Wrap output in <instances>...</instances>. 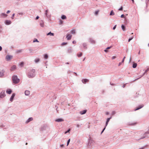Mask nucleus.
Returning a JSON list of instances; mask_svg holds the SVG:
<instances>
[{
  "label": "nucleus",
  "mask_w": 149,
  "mask_h": 149,
  "mask_svg": "<svg viewBox=\"0 0 149 149\" xmlns=\"http://www.w3.org/2000/svg\"><path fill=\"white\" fill-rule=\"evenodd\" d=\"M24 64V63L23 62H21L20 64H19V65L21 66V67H22L23 65Z\"/></svg>",
  "instance_id": "obj_30"
},
{
  "label": "nucleus",
  "mask_w": 149,
  "mask_h": 149,
  "mask_svg": "<svg viewBox=\"0 0 149 149\" xmlns=\"http://www.w3.org/2000/svg\"><path fill=\"white\" fill-rule=\"evenodd\" d=\"M137 64L136 63H134L133 65V68H135L136 67Z\"/></svg>",
  "instance_id": "obj_26"
},
{
  "label": "nucleus",
  "mask_w": 149,
  "mask_h": 149,
  "mask_svg": "<svg viewBox=\"0 0 149 149\" xmlns=\"http://www.w3.org/2000/svg\"><path fill=\"white\" fill-rule=\"evenodd\" d=\"M98 12H99V11H96L95 13V14L96 15H97L98 14Z\"/></svg>",
  "instance_id": "obj_36"
},
{
  "label": "nucleus",
  "mask_w": 149,
  "mask_h": 149,
  "mask_svg": "<svg viewBox=\"0 0 149 149\" xmlns=\"http://www.w3.org/2000/svg\"><path fill=\"white\" fill-rule=\"evenodd\" d=\"M124 17V15L123 14H122L121 16V18L123 17Z\"/></svg>",
  "instance_id": "obj_48"
},
{
  "label": "nucleus",
  "mask_w": 149,
  "mask_h": 149,
  "mask_svg": "<svg viewBox=\"0 0 149 149\" xmlns=\"http://www.w3.org/2000/svg\"><path fill=\"white\" fill-rule=\"evenodd\" d=\"M15 93H14L12 94V95L10 99V100L11 102H12L13 101V98H14V97H15Z\"/></svg>",
  "instance_id": "obj_8"
},
{
  "label": "nucleus",
  "mask_w": 149,
  "mask_h": 149,
  "mask_svg": "<svg viewBox=\"0 0 149 149\" xmlns=\"http://www.w3.org/2000/svg\"><path fill=\"white\" fill-rule=\"evenodd\" d=\"M109 114V113H108V112H106V115H108V114Z\"/></svg>",
  "instance_id": "obj_55"
},
{
  "label": "nucleus",
  "mask_w": 149,
  "mask_h": 149,
  "mask_svg": "<svg viewBox=\"0 0 149 149\" xmlns=\"http://www.w3.org/2000/svg\"><path fill=\"white\" fill-rule=\"evenodd\" d=\"M12 57V56L10 55H7L6 57V59L7 61H9Z\"/></svg>",
  "instance_id": "obj_6"
},
{
  "label": "nucleus",
  "mask_w": 149,
  "mask_h": 149,
  "mask_svg": "<svg viewBox=\"0 0 149 149\" xmlns=\"http://www.w3.org/2000/svg\"><path fill=\"white\" fill-rule=\"evenodd\" d=\"M85 58H84V59H83V61H84V60H85Z\"/></svg>",
  "instance_id": "obj_62"
},
{
  "label": "nucleus",
  "mask_w": 149,
  "mask_h": 149,
  "mask_svg": "<svg viewBox=\"0 0 149 149\" xmlns=\"http://www.w3.org/2000/svg\"><path fill=\"white\" fill-rule=\"evenodd\" d=\"M12 80L13 83L17 84L19 83V79L16 75H13L12 77Z\"/></svg>",
  "instance_id": "obj_2"
},
{
  "label": "nucleus",
  "mask_w": 149,
  "mask_h": 149,
  "mask_svg": "<svg viewBox=\"0 0 149 149\" xmlns=\"http://www.w3.org/2000/svg\"><path fill=\"white\" fill-rule=\"evenodd\" d=\"M14 15H15V14H14H14H13L12 16V17H11V18H12V19H13V18H14Z\"/></svg>",
  "instance_id": "obj_41"
},
{
  "label": "nucleus",
  "mask_w": 149,
  "mask_h": 149,
  "mask_svg": "<svg viewBox=\"0 0 149 149\" xmlns=\"http://www.w3.org/2000/svg\"><path fill=\"white\" fill-rule=\"evenodd\" d=\"M61 147H62V146H63V145H61Z\"/></svg>",
  "instance_id": "obj_60"
},
{
  "label": "nucleus",
  "mask_w": 149,
  "mask_h": 149,
  "mask_svg": "<svg viewBox=\"0 0 149 149\" xmlns=\"http://www.w3.org/2000/svg\"><path fill=\"white\" fill-rule=\"evenodd\" d=\"M72 37V35L71 34L68 33L67 35L66 38L68 40H69L71 39Z\"/></svg>",
  "instance_id": "obj_5"
},
{
  "label": "nucleus",
  "mask_w": 149,
  "mask_h": 149,
  "mask_svg": "<svg viewBox=\"0 0 149 149\" xmlns=\"http://www.w3.org/2000/svg\"><path fill=\"white\" fill-rule=\"evenodd\" d=\"M26 145H27V143H26Z\"/></svg>",
  "instance_id": "obj_63"
},
{
  "label": "nucleus",
  "mask_w": 149,
  "mask_h": 149,
  "mask_svg": "<svg viewBox=\"0 0 149 149\" xmlns=\"http://www.w3.org/2000/svg\"><path fill=\"white\" fill-rule=\"evenodd\" d=\"M147 72V70H146L145 71V72Z\"/></svg>",
  "instance_id": "obj_61"
},
{
  "label": "nucleus",
  "mask_w": 149,
  "mask_h": 149,
  "mask_svg": "<svg viewBox=\"0 0 149 149\" xmlns=\"http://www.w3.org/2000/svg\"><path fill=\"white\" fill-rule=\"evenodd\" d=\"M38 42L39 41H38V40L37 39H36L35 40H34L33 41V42Z\"/></svg>",
  "instance_id": "obj_33"
},
{
  "label": "nucleus",
  "mask_w": 149,
  "mask_h": 149,
  "mask_svg": "<svg viewBox=\"0 0 149 149\" xmlns=\"http://www.w3.org/2000/svg\"><path fill=\"white\" fill-rule=\"evenodd\" d=\"M67 44V43L66 42V43H65L66 45Z\"/></svg>",
  "instance_id": "obj_64"
},
{
  "label": "nucleus",
  "mask_w": 149,
  "mask_h": 149,
  "mask_svg": "<svg viewBox=\"0 0 149 149\" xmlns=\"http://www.w3.org/2000/svg\"><path fill=\"white\" fill-rule=\"evenodd\" d=\"M22 51L21 50H19L17 52H20Z\"/></svg>",
  "instance_id": "obj_51"
},
{
  "label": "nucleus",
  "mask_w": 149,
  "mask_h": 149,
  "mask_svg": "<svg viewBox=\"0 0 149 149\" xmlns=\"http://www.w3.org/2000/svg\"><path fill=\"white\" fill-rule=\"evenodd\" d=\"M12 92V91L11 89H8L6 91V92L7 94H10Z\"/></svg>",
  "instance_id": "obj_11"
},
{
  "label": "nucleus",
  "mask_w": 149,
  "mask_h": 149,
  "mask_svg": "<svg viewBox=\"0 0 149 149\" xmlns=\"http://www.w3.org/2000/svg\"><path fill=\"white\" fill-rule=\"evenodd\" d=\"M70 139H69V140H68V141L67 142V146L69 144V143L70 141Z\"/></svg>",
  "instance_id": "obj_34"
},
{
  "label": "nucleus",
  "mask_w": 149,
  "mask_h": 149,
  "mask_svg": "<svg viewBox=\"0 0 149 149\" xmlns=\"http://www.w3.org/2000/svg\"><path fill=\"white\" fill-rule=\"evenodd\" d=\"M76 41H74H74H73V42H72V43H73V44H76Z\"/></svg>",
  "instance_id": "obj_45"
},
{
  "label": "nucleus",
  "mask_w": 149,
  "mask_h": 149,
  "mask_svg": "<svg viewBox=\"0 0 149 149\" xmlns=\"http://www.w3.org/2000/svg\"><path fill=\"white\" fill-rule=\"evenodd\" d=\"M123 7L122 6L118 9L119 10H123Z\"/></svg>",
  "instance_id": "obj_35"
},
{
  "label": "nucleus",
  "mask_w": 149,
  "mask_h": 149,
  "mask_svg": "<svg viewBox=\"0 0 149 149\" xmlns=\"http://www.w3.org/2000/svg\"><path fill=\"white\" fill-rule=\"evenodd\" d=\"M61 45L62 46L64 45H65V42H63L61 44Z\"/></svg>",
  "instance_id": "obj_39"
},
{
  "label": "nucleus",
  "mask_w": 149,
  "mask_h": 149,
  "mask_svg": "<svg viewBox=\"0 0 149 149\" xmlns=\"http://www.w3.org/2000/svg\"><path fill=\"white\" fill-rule=\"evenodd\" d=\"M125 56L124 58H123V59L122 60V61L121 62L122 63H123L124 62V60H125Z\"/></svg>",
  "instance_id": "obj_37"
},
{
  "label": "nucleus",
  "mask_w": 149,
  "mask_h": 149,
  "mask_svg": "<svg viewBox=\"0 0 149 149\" xmlns=\"http://www.w3.org/2000/svg\"><path fill=\"white\" fill-rule=\"evenodd\" d=\"M125 84H124L123 86V87L124 88L125 87Z\"/></svg>",
  "instance_id": "obj_56"
},
{
  "label": "nucleus",
  "mask_w": 149,
  "mask_h": 149,
  "mask_svg": "<svg viewBox=\"0 0 149 149\" xmlns=\"http://www.w3.org/2000/svg\"><path fill=\"white\" fill-rule=\"evenodd\" d=\"M89 40H90V42L91 43L93 44H94L95 43V40H93V39H92L91 38H90L89 39Z\"/></svg>",
  "instance_id": "obj_15"
},
{
  "label": "nucleus",
  "mask_w": 149,
  "mask_h": 149,
  "mask_svg": "<svg viewBox=\"0 0 149 149\" xmlns=\"http://www.w3.org/2000/svg\"><path fill=\"white\" fill-rule=\"evenodd\" d=\"M16 68V66L15 65H13L11 67L10 70L11 71H13L15 70Z\"/></svg>",
  "instance_id": "obj_13"
},
{
  "label": "nucleus",
  "mask_w": 149,
  "mask_h": 149,
  "mask_svg": "<svg viewBox=\"0 0 149 149\" xmlns=\"http://www.w3.org/2000/svg\"><path fill=\"white\" fill-rule=\"evenodd\" d=\"M35 75V70L34 69H32L29 70L27 73L28 77L30 78L33 77Z\"/></svg>",
  "instance_id": "obj_1"
},
{
  "label": "nucleus",
  "mask_w": 149,
  "mask_h": 149,
  "mask_svg": "<svg viewBox=\"0 0 149 149\" xmlns=\"http://www.w3.org/2000/svg\"><path fill=\"white\" fill-rule=\"evenodd\" d=\"M139 149H143V148H140Z\"/></svg>",
  "instance_id": "obj_59"
},
{
  "label": "nucleus",
  "mask_w": 149,
  "mask_h": 149,
  "mask_svg": "<svg viewBox=\"0 0 149 149\" xmlns=\"http://www.w3.org/2000/svg\"><path fill=\"white\" fill-rule=\"evenodd\" d=\"M143 106V105H141L139 106L136 109H135V111H136L138 109H139L142 108Z\"/></svg>",
  "instance_id": "obj_19"
},
{
  "label": "nucleus",
  "mask_w": 149,
  "mask_h": 149,
  "mask_svg": "<svg viewBox=\"0 0 149 149\" xmlns=\"http://www.w3.org/2000/svg\"><path fill=\"white\" fill-rule=\"evenodd\" d=\"M39 18V17L38 16H37L36 17V19H38Z\"/></svg>",
  "instance_id": "obj_53"
},
{
  "label": "nucleus",
  "mask_w": 149,
  "mask_h": 149,
  "mask_svg": "<svg viewBox=\"0 0 149 149\" xmlns=\"http://www.w3.org/2000/svg\"><path fill=\"white\" fill-rule=\"evenodd\" d=\"M111 47L110 46V47H107V49H110L111 48Z\"/></svg>",
  "instance_id": "obj_44"
},
{
  "label": "nucleus",
  "mask_w": 149,
  "mask_h": 149,
  "mask_svg": "<svg viewBox=\"0 0 149 149\" xmlns=\"http://www.w3.org/2000/svg\"><path fill=\"white\" fill-rule=\"evenodd\" d=\"M116 56H113L112 58H111L112 59H113L115 58H116Z\"/></svg>",
  "instance_id": "obj_40"
},
{
  "label": "nucleus",
  "mask_w": 149,
  "mask_h": 149,
  "mask_svg": "<svg viewBox=\"0 0 149 149\" xmlns=\"http://www.w3.org/2000/svg\"><path fill=\"white\" fill-rule=\"evenodd\" d=\"M70 129H69V130L67 131H66V133L68 132H69V131H70Z\"/></svg>",
  "instance_id": "obj_43"
},
{
  "label": "nucleus",
  "mask_w": 149,
  "mask_h": 149,
  "mask_svg": "<svg viewBox=\"0 0 149 149\" xmlns=\"http://www.w3.org/2000/svg\"><path fill=\"white\" fill-rule=\"evenodd\" d=\"M121 28L123 31H124L125 30V27L123 25H122Z\"/></svg>",
  "instance_id": "obj_27"
},
{
  "label": "nucleus",
  "mask_w": 149,
  "mask_h": 149,
  "mask_svg": "<svg viewBox=\"0 0 149 149\" xmlns=\"http://www.w3.org/2000/svg\"><path fill=\"white\" fill-rule=\"evenodd\" d=\"M122 63L121 62H120L119 63V64H118V66H120L121 64H122Z\"/></svg>",
  "instance_id": "obj_47"
},
{
  "label": "nucleus",
  "mask_w": 149,
  "mask_h": 149,
  "mask_svg": "<svg viewBox=\"0 0 149 149\" xmlns=\"http://www.w3.org/2000/svg\"><path fill=\"white\" fill-rule=\"evenodd\" d=\"M87 111L86 110H84L82 111H81L79 112L81 114H85Z\"/></svg>",
  "instance_id": "obj_14"
},
{
  "label": "nucleus",
  "mask_w": 149,
  "mask_h": 149,
  "mask_svg": "<svg viewBox=\"0 0 149 149\" xmlns=\"http://www.w3.org/2000/svg\"><path fill=\"white\" fill-rule=\"evenodd\" d=\"M82 55V54L81 52H80L79 53L77 54V55L78 57H81Z\"/></svg>",
  "instance_id": "obj_22"
},
{
  "label": "nucleus",
  "mask_w": 149,
  "mask_h": 149,
  "mask_svg": "<svg viewBox=\"0 0 149 149\" xmlns=\"http://www.w3.org/2000/svg\"><path fill=\"white\" fill-rule=\"evenodd\" d=\"M60 22L61 23H62V22L61 21H60Z\"/></svg>",
  "instance_id": "obj_57"
},
{
  "label": "nucleus",
  "mask_w": 149,
  "mask_h": 149,
  "mask_svg": "<svg viewBox=\"0 0 149 149\" xmlns=\"http://www.w3.org/2000/svg\"><path fill=\"white\" fill-rule=\"evenodd\" d=\"M0 15L1 17H3V18L6 17H7L8 16L5 13H1V15Z\"/></svg>",
  "instance_id": "obj_7"
},
{
  "label": "nucleus",
  "mask_w": 149,
  "mask_h": 149,
  "mask_svg": "<svg viewBox=\"0 0 149 149\" xmlns=\"http://www.w3.org/2000/svg\"><path fill=\"white\" fill-rule=\"evenodd\" d=\"M107 51H108L107 50V49L104 50V52H107Z\"/></svg>",
  "instance_id": "obj_54"
},
{
  "label": "nucleus",
  "mask_w": 149,
  "mask_h": 149,
  "mask_svg": "<svg viewBox=\"0 0 149 149\" xmlns=\"http://www.w3.org/2000/svg\"><path fill=\"white\" fill-rule=\"evenodd\" d=\"M11 21L9 20H6L5 22V24L6 25H9L11 23Z\"/></svg>",
  "instance_id": "obj_12"
},
{
  "label": "nucleus",
  "mask_w": 149,
  "mask_h": 149,
  "mask_svg": "<svg viewBox=\"0 0 149 149\" xmlns=\"http://www.w3.org/2000/svg\"><path fill=\"white\" fill-rule=\"evenodd\" d=\"M64 121V120L61 118H59L55 120V121L57 122H60Z\"/></svg>",
  "instance_id": "obj_17"
},
{
  "label": "nucleus",
  "mask_w": 149,
  "mask_h": 149,
  "mask_svg": "<svg viewBox=\"0 0 149 149\" xmlns=\"http://www.w3.org/2000/svg\"><path fill=\"white\" fill-rule=\"evenodd\" d=\"M61 18L63 19H65V16L64 15H62L61 17Z\"/></svg>",
  "instance_id": "obj_31"
},
{
  "label": "nucleus",
  "mask_w": 149,
  "mask_h": 149,
  "mask_svg": "<svg viewBox=\"0 0 149 149\" xmlns=\"http://www.w3.org/2000/svg\"><path fill=\"white\" fill-rule=\"evenodd\" d=\"M5 72L4 70H0V77H2L4 76Z\"/></svg>",
  "instance_id": "obj_3"
},
{
  "label": "nucleus",
  "mask_w": 149,
  "mask_h": 149,
  "mask_svg": "<svg viewBox=\"0 0 149 149\" xmlns=\"http://www.w3.org/2000/svg\"><path fill=\"white\" fill-rule=\"evenodd\" d=\"M114 15V13L113 12V10H112L110 13V15Z\"/></svg>",
  "instance_id": "obj_23"
},
{
  "label": "nucleus",
  "mask_w": 149,
  "mask_h": 149,
  "mask_svg": "<svg viewBox=\"0 0 149 149\" xmlns=\"http://www.w3.org/2000/svg\"><path fill=\"white\" fill-rule=\"evenodd\" d=\"M105 128H106V127H105L104 129H103V130L102 131V132H101V134L103 132V131H104V130L105 129Z\"/></svg>",
  "instance_id": "obj_49"
},
{
  "label": "nucleus",
  "mask_w": 149,
  "mask_h": 149,
  "mask_svg": "<svg viewBox=\"0 0 149 149\" xmlns=\"http://www.w3.org/2000/svg\"><path fill=\"white\" fill-rule=\"evenodd\" d=\"M133 37H131L129 39L128 42H129L131 40L133 39Z\"/></svg>",
  "instance_id": "obj_38"
},
{
  "label": "nucleus",
  "mask_w": 149,
  "mask_h": 149,
  "mask_svg": "<svg viewBox=\"0 0 149 149\" xmlns=\"http://www.w3.org/2000/svg\"><path fill=\"white\" fill-rule=\"evenodd\" d=\"M44 57L45 59H47L48 57V56L47 54H45L44 55Z\"/></svg>",
  "instance_id": "obj_29"
},
{
  "label": "nucleus",
  "mask_w": 149,
  "mask_h": 149,
  "mask_svg": "<svg viewBox=\"0 0 149 149\" xmlns=\"http://www.w3.org/2000/svg\"><path fill=\"white\" fill-rule=\"evenodd\" d=\"M116 25L113 27V30H114L116 28Z\"/></svg>",
  "instance_id": "obj_42"
},
{
  "label": "nucleus",
  "mask_w": 149,
  "mask_h": 149,
  "mask_svg": "<svg viewBox=\"0 0 149 149\" xmlns=\"http://www.w3.org/2000/svg\"><path fill=\"white\" fill-rule=\"evenodd\" d=\"M47 10H46L45 14L46 15H47Z\"/></svg>",
  "instance_id": "obj_46"
},
{
  "label": "nucleus",
  "mask_w": 149,
  "mask_h": 149,
  "mask_svg": "<svg viewBox=\"0 0 149 149\" xmlns=\"http://www.w3.org/2000/svg\"><path fill=\"white\" fill-rule=\"evenodd\" d=\"M25 95H28L30 94V92L28 90H26L25 92Z\"/></svg>",
  "instance_id": "obj_18"
},
{
  "label": "nucleus",
  "mask_w": 149,
  "mask_h": 149,
  "mask_svg": "<svg viewBox=\"0 0 149 149\" xmlns=\"http://www.w3.org/2000/svg\"><path fill=\"white\" fill-rule=\"evenodd\" d=\"M6 95L4 91H2L0 94V98H3L5 97Z\"/></svg>",
  "instance_id": "obj_4"
},
{
  "label": "nucleus",
  "mask_w": 149,
  "mask_h": 149,
  "mask_svg": "<svg viewBox=\"0 0 149 149\" xmlns=\"http://www.w3.org/2000/svg\"><path fill=\"white\" fill-rule=\"evenodd\" d=\"M71 33L72 34H75V30L74 29H72L71 31Z\"/></svg>",
  "instance_id": "obj_24"
},
{
  "label": "nucleus",
  "mask_w": 149,
  "mask_h": 149,
  "mask_svg": "<svg viewBox=\"0 0 149 149\" xmlns=\"http://www.w3.org/2000/svg\"><path fill=\"white\" fill-rule=\"evenodd\" d=\"M47 35H50L51 36H54V33H51V32H50L47 34Z\"/></svg>",
  "instance_id": "obj_21"
},
{
  "label": "nucleus",
  "mask_w": 149,
  "mask_h": 149,
  "mask_svg": "<svg viewBox=\"0 0 149 149\" xmlns=\"http://www.w3.org/2000/svg\"><path fill=\"white\" fill-rule=\"evenodd\" d=\"M2 49V48L1 46H0V51H1Z\"/></svg>",
  "instance_id": "obj_52"
},
{
  "label": "nucleus",
  "mask_w": 149,
  "mask_h": 149,
  "mask_svg": "<svg viewBox=\"0 0 149 149\" xmlns=\"http://www.w3.org/2000/svg\"><path fill=\"white\" fill-rule=\"evenodd\" d=\"M82 82L83 83H86L89 81V80L87 79H83L82 80Z\"/></svg>",
  "instance_id": "obj_9"
},
{
  "label": "nucleus",
  "mask_w": 149,
  "mask_h": 149,
  "mask_svg": "<svg viewBox=\"0 0 149 149\" xmlns=\"http://www.w3.org/2000/svg\"><path fill=\"white\" fill-rule=\"evenodd\" d=\"M10 10H8L7 12V13H10Z\"/></svg>",
  "instance_id": "obj_50"
},
{
  "label": "nucleus",
  "mask_w": 149,
  "mask_h": 149,
  "mask_svg": "<svg viewBox=\"0 0 149 149\" xmlns=\"http://www.w3.org/2000/svg\"><path fill=\"white\" fill-rule=\"evenodd\" d=\"M146 7L149 9V0H146Z\"/></svg>",
  "instance_id": "obj_10"
},
{
  "label": "nucleus",
  "mask_w": 149,
  "mask_h": 149,
  "mask_svg": "<svg viewBox=\"0 0 149 149\" xmlns=\"http://www.w3.org/2000/svg\"><path fill=\"white\" fill-rule=\"evenodd\" d=\"M39 58H37L35 60V62L36 63H37L39 61Z\"/></svg>",
  "instance_id": "obj_28"
},
{
  "label": "nucleus",
  "mask_w": 149,
  "mask_h": 149,
  "mask_svg": "<svg viewBox=\"0 0 149 149\" xmlns=\"http://www.w3.org/2000/svg\"><path fill=\"white\" fill-rule=\"evenodd\" d=\"M83 46L84 47V48H85V49L87 48V47H86L87 45L86 43H83Z\"/></svg>",
  "instance_id": "obj_25"
},
{
  "label": "nucleus",
  "mask_w": 149,
  "mask_h": 149,
  "mask_svg": "<svg viewBox=\"0 0 149 149\" xmlns=\"http://www.w3.org/2000/svg\"><path fill=\"white\" fill-rule=\"evenodd\" d=\"M132 2L134 3V0H132Z\"/></svg>",
  "instance_id": "obj_58"
},
{
  "label": "nucleus",
  "mask_w": 149,
  "mask_h": 149,
  "mask_svg": "<svg viewBox=\"0 0 149 149\" xmlns=\"http://www.w3.org/2000/svg\"><path fill=\"white\" fill-rule=\"evenodd\" d=\"M111 118V117L107 118L106 124V126H107L108 124V123L109 122L110 119Z\"/></svg>",
  "instance_id": "obj_20"
},
{
  "label": "nucleus",
  "mask_w": 149,
  "mask_h": 149,
  "mask_svg": "<svg viewBox=\"0 0 149 149\" xmlns=\"http://www.w3.org/2000/svg\"><path fill=\"white\" fill-rule=\"evenodd\" d=\"M40 25L42 27H44V23L43 22H42V23H40Z\"/></svg>",
  "instance_id": "obj_32"
},
{
  "label": "nucleus",
  "mask_w": 149,
  "mask_h": 149,
  "mask_svg": "<svg viewBox=\"0 0 149 149\" xmlns=\"http://www.w3.org/2000/svg\"><path fill=\"white\" fill-rule=\"evenodd\" d=\"M33 118L31 117V118H29V119L26 121V123H28L29 122H30V121H32L33 120Z\"/></svg>",
  "instance_id": "obj_16"
}]
</instances>
